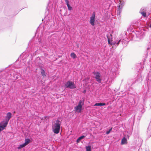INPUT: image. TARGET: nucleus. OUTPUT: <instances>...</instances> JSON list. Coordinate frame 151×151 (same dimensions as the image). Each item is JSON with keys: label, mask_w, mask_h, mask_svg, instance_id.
<instances>
[{"label": "nucleus", "mask_w": 151, "mask_h": 151, "mask_svg": "<svg viewBox=\"0 0 151 151\" xmlns=\"http://www.w3.org/2000/svg\"><path fill=\"white\" fill-rule=\"evenodd\" d=\"M61 123V122L58 119L54 121L52 123V129L55 134H57L59 132Z\"/></svg>", "instance_id": "f257e3e1"}, {"label": "nucleus", "mask_w": 151, "mask_h": 151, "mask_svg": "<svg viewBox=\"0 0 151 151\" xmlns=\"http://www.w3.org/2000/svg\"><path fill=\"white\" fill-rule=\"evenodd\" d=\"M83 104V100H80L78 105L76 106L75 107L74 109L76 112L78 113H80L81 111L82 106Z\"/></svg>", "instance_id": "f03ea898"}, {"label": "nucleus", "mask_w": 151, "mask_h": 151, "mask_svg": "<svg viewBox=\"0 0 151 151\" xmlns=\"http://www.w3.org/2000/svg\"><path fill=\"white\" fill-rule=\"evenodd\" d=\"M66 88L74 89L76 88V86L73 82L70 81H68L65 84Z\"/></svg>", "instance_id": "7ed1b4c3"}, {"label": "nucleus", "mask_w": 151, "mask_h": 151, "mask_svg": "<svg viewBox=\"0 0 151 151\" xmlns=\"http://www.w3.org/2000/svg\"><path fill=\"white\" fill-rule=\"evenodd\" d=\"M110 36L111 37V35H108L107 36V37L108 38V43L111 45H115L116 47L117 46L120 42L121 41V40H117L116 41H114V42H110V38L109 37H110Z\"/></svg>", "instance_id": "20e7f679"}, {"label": "nucleus", "mask_w": 151, "mask_h": 151, "mask_svg": "<svg viewBox=\"0 0 151 151\" xmlns=\"http://www.w3.org/2000/svg\"><path fill=\"white\" fill-rule=\"evenodd\" d=\"M120 3L118 6V10L117 11V15H120L121 13L123 6H124V2L123 0H119Z\"/></svg>", "instance_id": "39448f33"}, {"label": "nucleus", "mask_w": 151, "mask_h": 151, "mask_svg": "<svg viewBox=\"0 0 151 151\" xmlns=\"http://www.w3.org/2000/svg\"><path fill=\"white\" fill-rule=\"evenodd\" d=\"M93 74L95 76V78L96 79V81L99 83H101V78L100 73L97 71H94L93 72Z\"/></svg>", "instance_id": "423d86ee"}, {"label": "nucleus", "mask_w": 151, "mask_h": 151, "mask_svg": "<svg viewBox=\"0 0 151 151\" xmlns=\"http://www.w3.org/2000/svg\"><path fill=\"white\" fill-rule=\"evenodd\" d=\"M95 12H93L92 14V16L90 17V23L93 26L95 25Z\"/></svg>", "instance_id": "0eeeda50"}, {"label": "nucleus", "mask_w": 151, "mask_h": 151, "mask_svg": "<svg viewBox=\"0 0 151 151\" xmlns=\"http://www.w3.org/2000/svg\"><path fill=\"white\" fill-rule=\"evenodd\" d=\"M7 125V122L3 121L0 123V132L4 129Z\"/></svg>", "instance_id": "6e6552de"}, {"label": "nucleus", "mask_w": 151, "mask_h": 151, "mask_svg": "<svg viewBox=\"0 0 151 151\" xmlns=\"http://www.w3.org/2000/svg\"><path fill=\"white\" fill-rule=\"evenodd\" d=\"M12 117V114L11 112H8L6 116V117L5 121L4 122H7V123L8 122Z\"/></svg>", "instance_id": "1a4fd4ad"}, {"label": "nucleus", "mask_w": 151, "mask_h": 151, "mask_svg": "<svg viewBox=\"0 0 151 151\" xmlns=\"http://www.w3.org/2000/svg\"><path fill=\"white\" fill-rule=\"evenodd\" d=\"M143 80V78L140 75H138L135 81V82H140Z\"/></svg>", "instance_id": "9d476101"}, {"label": "nucleus", "mask_w": 151, "mask_h": 151, "mask_svg": "<svg viewBox=\"0 0 151 151\" xmlns=\"http://www.w3.org/2000/svg\"><path fill=\"white\" fill-rule=\"evenodd\" d=\"M127 143V140L125 138V137H124L122 139L121 144L122 145H124L126 144Z\"/></svg>", "instance_id": "9b49d317"}, {"label": "nucleus", "mask_w": 151, "mask_h": 151, "mask_svg": "<svg viewBox=\"0 0 151 151\" xmlns=\"http://www.w3.org/2000/svg\"><path fill=\"white\" fill-rule=\"evenodd\" d=\"M147 133L148 135H151V125L149 126L147 129Z\"/></svg>", "instance_id": "f8f14e48"}, {"label": "nucleus", "mask_w": 151, "mask_h": 151, "mask_svg": "<svg viewBox=\"0 0 151 151\" xmlns=\"http://www.w3.org/2000/svg\"><path fill=\"white\" fill-rule=\"evenodd\" d=\"M41 74L42 76L46 77V75L44 70L43 69H41Z\"/></svg>", "instance_id": "ddd939ff"}, {"label": "nucleus", "mask_w": 151, "mask_h": 151, "mask_svg": "<svg viewBox=\"0 0 151 151\" xmlns=\"http://www.w3.org/2000/svg\"><path fill=\"white\" fill-rule=\"evenodd\" d=\"M140 13L142 15V16L144 17L147 18L148 16H147L146 15V12H142L141 13Z\"/></svg>", "instance_id": "4468645a"}, {"label": "nucleus", "mask_w": 151, "mask_h": 151, "mask_svg": "<svg viewBox=\"0 0 151 151\" xmlns=\"http://www.w3.org/2000/svg\"><path fill=\"white\" fill-rule=\"evenodd\" d=\"M30 140L29 139H25V142L24 143L25 144H26V145H27L30 142Z\"/></svg>", "instance_id": "2eb2a0df"}, {"label": "nucleus", "mask_w": 151, "mask_h": 151, "mask_svg": "<svg viewBox=\"0 0 151 151\" xmlns=\"http://www.w3.org/2000/svg\"><path fill=\"white\" fill-rule=\"evenodd\" d=\"M26 145V144H25L24 143L23 144H22L21 145H20L19 147H18V148L19 149L21 148H22L23 147H25Z\"/></svg>", "instance_id": "dca6fc26"}, {"label": "nucleus", "mask_w": 151, "mask_h": 151, "mask_svg": "<svg viewBox=\"0 0 151 151\" xmlns=\"http://www.w3.org/2000/svg\"><path fill=\"white\" fill-rule=\"evenodd\" d=\"M71 57L73 59H75L76 57V55L74 52L70 54Z\"/></svg>", "instance_id": "f3484780"}, {"label": "nucleus", "mask_w": 151, "mask_h": 151, "mask_svg": "<svg viewBox=\"0 0 151 151\" xmlns=\"http://www.w3.org/2000/svg\"><path fill=\"white\" fill-rule=\"evenodd\" d=\"M86 151H91V146H87L86 147Z\"/></svg>", "instance_id": "a211bd4d"}, {"label": "nucleus", "mask_w": 151, "mask_h": 151, "mask_svg": "<svg viewBox=\"0 0 151 151\" xmlns=\"http://www.w3.org/2000/svg\"><path fill=\"white\" fill-rule=\"evenodd\" d=\"M146 11V8H142L140 9L139 13H141L142 12H145Z\"/></svg>", "instance_id": "6ab92c4d"}, {"label": "nucleus", "mask_w": 151, "mask_h": 151, "mask_svg": "<svg viewBox=\"0 0 151 151\" xmlns=\"http://www.w3.org/2000/svg\"><path fill=\"white\" fill-rule=\"evenodd\" d=\"M112 127H111L110 129H109V130L107 131L106 132V134H109L110 132L111 131L112 129Z\"/></svg>", "instance_id": "aec40b11"}, {"label": "nucleus", "mask_w": 151, "mask_h": 151, "mask_svg": "<svg viewBox=\"0 0 151 151\" xmlns=\"http://www.w3.org/2000/svg\"><path fill=\"white\" fill-rule=\"evenodd\" d=\"M67 6H68V10L70 11L72 9V8L70 6L69 4L68 5H67Z\"/></svg>", "instance_id": "412c9836"}, {"label": "nucleus", "mask_w": 151, "mask_h": 151, "mask_svg": "<svg viewBox=\"0 0 151 151\" xmlns=\"http://www.w3.org/2000/svg\"><path fill=\"white\" fill-rule=\"evenodd\" d=\"M94 106H101V103H96L94 105Z\"/></svg>", "instance_id": "4be33fe9"}, {"label": "nucleus", "mask_w": 151, "mask_h": 151, "mask_svg": "<svg viewBox=\"0 0 151 151\" xmlns=\"http://www.w3.org/2000/svg\"><path fill=\"white\" fill-rule=\"evenodd\" d=\"M85 137V136L84 135H82L80 137H79V139H80V140H81L82 139H83V138H84Z\"/></svg>", "instance_id": "5701e85b"}, {"label": "nucleus", "mask_w": 151, "mask_h": 151, "mask_svg": "<svg viewBox=\"0 0 151 151\" xmlns=\"http://www.w3.org/2000/svg\"><path fill=\"white\" fill-rule=\"evenodd\" d=\"M65 2L66 4L67 5H69V1L68 0H65Z\"/></svg>", "instance_id": "b1692460"}, {"label": "nucleus", "mask_w": 151, "mask_h": 151, "mask_svg": "<svg viewBox=\"0 0 151 151\" xmlns=\"http://www.w3.org/2000/svg\"><path fill=\"white\" fill-rule=\"evenodd\" d=\"M81 140H80V139H79V138H78L77 140V142H80V141Z\"/></svg>", "instance_id": "393cba45"}, {"label": "nucleus", "mask_w": 151, "mask_h": 151, "mask_svg": "<svg viewBox=\"0 0 151 151\" xmlns=\"http://www.w3.org/2000/svg\"><path fill=\"white\" fill-rule=\"evenodd\" d=\"M149 27L150 28H151V21L150 22Z\"/></svg>", "instance_id": "a878e982"}, {"label": "nucleus", "mask_w": 151, "mask_h": 151, "mask_svg": "<svg viewBox=\"0 0 151 151\" xmlns=\"http://www.w3.org/2000/svg\"><path fill=\"white\" fill-rule=\"evenodd\" d=\"M106 105V104L105 103H101V106H104Z\"/></svg>", "instance_id": "bb28decb"}, {"label": "nucleus", "mask_w": 151, "mask_h": 151, "mask_svg": "<svg viewBox=\"0 0 151 151\" xmlns=\"http://www.w3.org/2000/svg\"><path fill=\"white\" fill-rule=\"evenodd\" d=\"M86 79L87 80H88L89 79V78H87L86 79H85V81L86 80Z\"/></svg>", "instance_id": "cd10ccee"}, {"label": "nucleus", "mask_w": 151, "mask_h": 151, "mask_svg": "<svg viewBox=\"0 0 151 151\" xmlns=\"http://www.w3.org/2000/svg\"><path fill=\"white\" fill-rule=\"evenodd\" d=\"M86 92V90H84L83 91V92L85 93Z\"/></svg>", "instance_id": "c85d7f7f"}]
</instances>
